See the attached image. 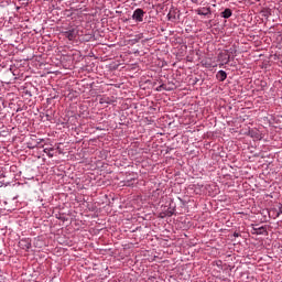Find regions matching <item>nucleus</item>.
I'll return each instance as SVG.
<instances>
[{"instance_id": "7ed1b4c3", "label": "nucleus", "mask_w": 282, "mask_h": 282, "mask_svg": "<svg viewBox=\"0 0 282 282\" xmlns=\"http://www.w3.org/2000/svg\"><path fill=\"white\" fill-rule=\"evenodd\" d=\"M65 36L68 41H74L78 36V30L72 29L65 32Z\"/></svg>"}, {"instance_id": "6e6552de", "label": "nucleus", "mask_w": 282, "mask_h": 282, "mask_svg": "<svg viewBox=\"0 0 282 282\" xmlns=\"http://www.w3.org/2000/svg\"><path fill=\"white\" fill-rule=\"evenodd\" d=\"M265 232H268V230L263 226L253 228V235H265Z\"/></svg>"}, {"instance_id": "f257e3e1", "label": "nucleus", "mask_w": 282, "mask_h": 282, "mask_svg": "<svg viewBox=\"0 0 282 282\" xmlns=\"http://www.w3.org/2000/svg\"><path fill=\"white\" fill-rule=\"evenodd\" d=\"M132 19L135 23H142V21H144V10L135 9L133 11Z\"/></svg>"}, {"instance_id": "f03ea898", "label": "nucleus", "mask_w": 282, "mask_h": 282, "mask_svg": "<svg viewBox=\"0 0 282 282\" xmlns=\"http://www.w3.org/2000/svg\"><path fill=\"white\" fill-rule=\"evenodd\" d=\"M19 247L22 250H30V248H32V242H30V239L23 238L19 241Z\"/></svg>"}, {"instance_id": "ddd939ff", "label": "nucleus", "mask_w": 282, "mask_h": 282, "mask_svg": "<svg viewBox=\"0 0 282 282\" xmlns=\"http://www.w3.org/2000/svg\"><path fill=\"white\" fill-rule=\"evenodd\" d=\"M169 19H171V13L167 14Z\"/></svg>"}, {"instance_id": "9d476101", "label": "nucleus", "mask_w": 282, "mask_h": 282, "mask_svg": "<svg viewBox=\"0 0 282 282\" xmlns=\"http://www.w3.org/2000/svg\"><path fill=\"white\" fill-rule=\"evenodd\" d=\"M43 151L44 153H46L48 158H54V153L50 152V151H54V148H45Z\"/></svg>"}, {"instance_id": "423d86ee", "label": "nucleus", "mask_w": 282, "mask_h": 282, "mask_svg": "<svg viewBox=\"0 0 282 282\" xmlns=\"http://www.w3.org/2000/svg\"><path fill=\"white\" fill-rule=\"evenodd\" d=\"M113 100L107 96H99V104L100 105H111Z\"/></svg>"}, {"instance_id": "39448f33", "label": "nucleus", "mask_w": 282, "mask_h": 282, "mask_svg": "<svg viewBox=\"0 0 282 282\" xmlns=\"http://www.w3.org/2000/svg\"><path fill=\"white\" fill-rule=\"evenodd\" d=\"M216 78L220 83H224V80H226V78H228V74H226L225 70H218V73L216 74Z\"/></svg>"}, {"instance_id": "1a4fd4ad", "label": "nucleus", "mask_w": 282, "mask_h": 282, "mask_svg": "<svg viewBox=\"0 0 282 282\" xmlns=\"http://www.w3.org/2000/svg\"><path fill=\"white\" fill-rule=\"evenodd\" d=\"M220 17H223V19H230L232 17V10L225 9L224 12L220 13Z\"/></svg>"}, {"instance_id": "20e7f679", "label": "nucleus", "mask_w": 282, "mask_h": 282, "mask_svg": "<svg viewBox=\"0 0 282 282\" xmlns=\"http://www.w3.org/2000/svg\"><path fill=\"white\" fill-rule=\"evenodd\" d=\"M269 215H272L273 219H276V217H281V215H282V205H280L278 209L276 208H271L270 212H269Z\"/></svg>"}, {"instance_id": "0eeeda50", "label": "nucleus", "mask_w": 282, "mask_h": 282, "mask_svg": "<svg viewBox=\"0 0 282 282\" xmlns=\"http://www.w3.org/2000/svg\"><path fill=\"white\" fill-rule=\"evenodd\" d=\"M199 17H208L210 14V8H203L197 10Z\"/></svg>"}, {"instance_id": "4468645a", "label": "nucleus", "mask_w": 282, "mask_h": 282, "mask_svg": "<svg viewBox=\"0 0 282 282\" xmlns=\"http://www.w3.org/2000/svg\"><path fill=\"white\" fill-rule=\"evenodd\" d=\"M40 142H43V139H40Z\"/></svg>"}, {"instance_id": "f8f14e48", "label": "nucleus", "mask_w": 282, "mask_h": 282, "mask_svg": "<svg viewBox=\"0 0 282 282\" xmlns=\"http://www.w3.org/2000/svg\"><path fill=\"white\" fill-rule=\"evenodd\" d=\"M229 61H230V56H228L227 63H229Z\"/></svg>"}, {"instance_id": "9b49d317", "label": "nucleus", "mask_w": 282, "mask_h": 282, "mask_svg": "<svg viewBox=\"0 0 282 282\" xmlns=\"http://www.w3.org/2000/svg\"><path fill=\"white\" fill-rule=\"evenodd\" d=\"M230 54H235L237 51L235 48H229Z\"/></svg>"}]
</instances>
